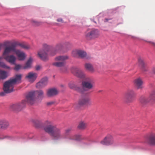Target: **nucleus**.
Here are the masks:
<instances>
[{"instance_id":"obj_16","label":"nucleus","mask_w":155,"mask_h":155,"mask_svg":"<svg viewBox=\"0 0 155 155\" xmlns=\"http://www.w3.org/2000/svg\"><path fill=\"white\" fill-rule=\"evenodd\" d=\"M68 86L71 89L76 91L79 93H83L82 89L78 87L74 82L72 81L70 82L68 84Z\"/></svg>"},{"instance_id":"obj_9","label":"nucleus","mask_w":155,"mask_h":155,"mask_svg":"<svg viewBox=\"0 0 155 155\" xmlns=\"http://www.w3.org/2000/svg\"><path fill=\"white\" fill-rule=\"evenodd\" d=\"M135 95V94L133 90H128L124 94V100L127 103H131L134 100Z\"/></svg>"},{"instance_id":"obj_17","label":"nucleus","mask_w":155,"mask_h":155,"mask_svg":"<svg viewBox=\"0 0 155 155\" xmlns=\"http://www.w3.org/2000/svg\"><path fill=\"white\" fill-rule=\"evenodd\" d=\"M48 83V79L47 78H44L37 83L36 85V87L38 88L43 87L46 86Z\"/></svg>"},{"instance_id":"obj_22","label":"nucleus","mask_w":155,"mask_h":155,"mask_svg":"<svg viewBox=\"0 0 155 155\" xmlns=\"http://www.w3.org/2000/svg\"><path fill=\"white\" fill-rule=\"evenodd\" d=\"M58 91L55 88H52L48 90L47 91V95L48 97L53 96L58 94Z\"/></svg>"},{"instance_id":"obj_40","label":"nucleus","mask_w":155,"mask_h":155,"mask_svg":"<svg viewBox=\"0 0 155 155\" xmlns=\"http://www.w3.org/2000/svg\"><path fill=\"white\" fill-rule=\"evenodd\" d=\"M57 21H58V22H61V23H63V22H64V21H63V20L61 18H58L57 19Z\"/></svg>"},{"instance_id":"obj_28","label":"nucleus","mask_w":155,"mask_h":155,"mask_svg":"<svg viewBox=\"0 0 155 155\" xmlns=\"http://www.w3.org/2000/svg\"><path fill=\"white\" fill-rule=\"evenodd\" d=\"M8 77L7 73L4 71L0 70V79H4Z\"/></svg>"},{"instance_id":"obj_4","label":"nucleus","mask_w":155,"mask_h":155,"mask_svg":"<svg viewBox=\"0 0 155 155\" xmlns=\"http://www.w3.org/2000/svg\"><path fill=\"white\" fill-rule=\"evenodd\" d=\"M69 58L67 55H60L56 57L54 60L56 61L52 63V65L57 67H63L64 70L63 71H67V67H65L66 64L65 61Z\"/></svg>"},{"instance_id":"obj_26","label":"nucleus","mask_w":155,"mask_h":155,"mask_svg":"<svg viewBox=\"0 0 155 155\" xmlns=\"http://www.w3.org/2000/svg\"><path fill=\"white\" fill-rule=\"evenodd\" d=\"M70 45V44L68 42H66L65 44L62 43H58L55 46V49H56V50L59 51L62 49L64 45Z\"/></svg>"},{"instance_id":"obj_3","label":"nucleus","mask_w":155,"mask_h":155,"mask_svg":"<svg viewBox=\"0 0 155 155\" xmlns=\"http://www.w3.org/2000/svg\"><path fill=\"white\" fill-rule=\"evenodd\" d=\"M36 96L39 98H43L44 96L43 91L39 90L30 92L27 95L26 99L28 103L32 104L35 102Z\"/></svg>"},{"instance_id":"obj_25","label":"nucleus","mask_w":155,"mask_h":155,"mask_svg":"<svg viewBox=\"0 0 155 155\" xmlns=\"http://www.w3.org/2000/svg\"><path fill=\"white\" fill-rule=\"evenodd\" d=\"M85 69L88 71L93 73L94 71V69L93 66L90 63H86L84 65Z\"/></svg>"},{"instance_id":"obj_41","label":"nucleus","mask_w":155,"mask_h":155,"mask_svg":"<svg viewBox=\"0 0 155 155\" xmlns=\"http://www.w3.org/2000/svg\"><path fill=\"white\" fill-rule=\"evenodd\" d=\"M6 93H7L5 92V91H4V92H0V95L1 96H4L5 95V94Z\"/></svg>"},{"instance_id":"obj_10","label":"nucleus","mask_w":155,"mask_h":155,"mask_svg":"<svg viewBox=\"0 0 155 155\" xmlns=\"http://www.w3.org/2000/svg\"><path fill=\"white\" fill-rule=\"evenodd\" d=\"M28 103L27 100H24L21 102L18 103L11 105L10 108L13 110L20 111L25 107L26 103Z\"/></svg>"},{"instance_id":"obj_21","label":"nucleus","mask_w":155,"mask_h":155,"mask_svg":"<svg viewBox=\"0 0 155 155\" xmlns=\"http://www.w3.org/2000/svg\"><path fill=\"white\" fill-rule=\"evenodd\" d=\"M134 84L138 89H141L143 87V81L140 78H137L134 80Z\"/></svg>"},{"instance_id":"obj_5","label":"nucleus","mask_w":155,"mask_h":155,"mask_svg":"<svg viewBox=\"0 0 155 155\" xmlns=\"http://www.w3.org/2000/svg\"><path fill=\"white\" fill-rule=\"evenodd\" d=\"M100 35L99 31L97 29L92 28L88 30L85 33L86 38L89 40L98 38Z\"/></svg>"},{"instance_id":"obj_1","label":"nucleus","mask_w":155,"mask_h":155,"mask_svg":"<svg viewBox=\"0 0 155 155\" xmlns=\"http://www.w3.org/2000/svg\"><path fill=\"white\" fill-rule=\"evenodd\" d=\"M45 131L49 134L55 140L61 139L63 137L62 135L61 129L57 127L51 121H46L43 126Z\"/></svg>"},{"instance_id":"obj_33","label":"nucleus","mask_w":155,"mask_h":155,"mask_svg":"<svg viewBox=\"0 0 155 155\" xmlns=\"http://www.w3.org/2000/svg\"><path fill=\"white\" fill-rule=\"evenodd\" d=\"M86 127V124L84 122H81L79 123L78 127L81 129H84Z\"/></svg>"},{"instance_id":"obj_37","label":"nucleus","mask_w":155,"mask_h":155,"mask_svg":"<svg viewBox=\"0 0 155 155\" xmlns=\"http://www.w3.org/2000/svg\"><path fill=\"white\" fill-rule=\"evenodd\" d=\"M58 51L56 50V49H54L50 53L49 55L52 56H54L55 55Z\"/></svg>"},{"instance_id":"obj_18","label":"nucleus","mask_w":155,"mask_h":155,"mask_svg":"<svg viewBox=\"0 0 155 155\" xmlns=\"http://www.w3.org/2000/svg\"><path fill=\"white\" fill-rule=\"evenodd\" d=\"M6 61L11 64H14L16 60V57L13 55H9L4 57Z\"/></svg>"},{"instance_id":"obj_32","label":"nucleus","mask_w":155,"mask_h":155,"mask_svg":"<svg viewBox=\"0 0 155 155\" xmlns=\"http://www.w3.org/2000/svg\"><path fill=\"white\" fill-rule=\"evenodd\" d=\"M32 61V58H30L26 62L25 66L24 67V68L26 69L30 68Z\"/></svg>"},{"instance_id":"obj_35","label":"nucleus","mask_w":155,"mask_h":155,"mask_svg":"<svg viewBox=\"0 0 155 155\" xmlns=\"http://www.w3.org/2000/svg\"><path fill=\"white\" fill-rule=\"evenodd\" d=\"M17 45H19L22 48L25 49H27L30 48V47L28 45H26L24 43H18L17 44Z\"/></svg>"},{"instance_id":"obj_39","label":"nucleus","mask_w":155,"mask_h":155,"mask_svg":"<svg viewBox=\"0 0 155 155\" xmlns=\"http://www.w3.org/2000/svg\"><path fill=\"white\" fill-rule=\"evenodd\" d=\"M55 103V102L54 101H51L50 102H48L47 103V104L48 106H51V105H53Z\"/></svg>"},{"instance_id":"obj_2","label":"nucleus","mask_w":155,"mask_h":155,"mask_svg":"<svg viewBox=\"0 0 155 155\" xmlns=\"http://www.w3.org/2000/svg\"><path fill=\"white\" fill-rule=\"evenodd\" d=\"M21 74H17L15 78L5 82L3 85V89L7 93H10L13 91L14 85L16 82H19L21 79Z\"/></svg>"},{"instance_id":"obj_44","label":"nucleus","mask_w":155,"mask_h":155,"mask_svg":"<svg viewBox=\"0 0 155 155\" xmlns=\"http://www.w3.org/2000/svg\"><path fill=\"white\" fill-rule=\"evenodd\" d=\"M40 67L39 66H37L36 68V69L37 70H38L40 69Z\"/></svg>"},{"instance_id":"obj_27","label":"nucleus","mask_w":155,"mask_h":155,"mask_svg":"<svg viewBox=\"0 0 155 155\" xmlns=\"http://www.w3.org/2000/svg\"><path fill=\"white\" fill-rule=\"evenodd\" d=\"M69 139L70 140H75L78 141H80L83 139L81 136L80 135H75L71 136Z\"/></svg>"},{"instance_id":"obj_48","label":"nucleus","mask_w":155,"mask_h":155,"mask_svg":"<svg viewBox=\"0 0 155 155\" xmlns=\"http://www.w3.org/2000/svg\"><path fill=\"white\" fill-rule=\"evenodd\" d=\"M101 91H99L98 92H101Z\"/></svg>"},{"instance_id":"obj_47","label":"nucleus","mask_w":155,"mask_h":155,"mask_svg":"<svg viewBox=\"0 0 155 155\" xmlns=\"http://www.w3.org/2000/svg\"><path fill=\"white\" fill-rule=\"evenodd\" d=\"M76 105H74V107H75V108H77L76 107Z\"/></svg>"},{"instance_id":"obj_7","label":"nucleus","mask_w":155,"mask_h":155,"mask_svg":"<svg viewBox=\"0 0 155 155\" xmlns=\"http://www.w3.org/2000/svg\"><path fill=\"white\" fill-rule=\"evenodd\" d=\"M43 49L40 50L38 52V55L41 60L45 61L48 59V55L47 52L49 51L51 47L46 44H44L43 45Z\"/></svg>"},{"instance_id":"obj_15","label":"nucleus","mask_w":155,"mask_h":155,"mask_svg":"<svg viewBox=\"0 0 155 155\" xmlns=\"http://www.w3.org/2000/svg\"><path fill=\"white\" fill-rule=\"evenodd\" d=\"M16 49L15 47L13 45L6 47L5 48L3 53V55L4 57L10 54L11 52H15Z\"/></svg>"},{"instance_id":"obj_23","label":"nucleus","mask_w":155,"mask_h":155,"mask_svg":"<svg viewBox=\"0 0 155 155\" xmlns=\"http://www.w3.org/2000/svg\"><path fill=\"white\" fill-rule=\"evenodd\" d=\"M138 63L139 67L141 68L143 71H145L147 70V67L146 64L144 63L142 59H139Z\"/></svg>"},{"instance_id":"obj_46","label":"nucleus","mask_w":155,"mask_h":155,"mask_svg":"<svg viewBox=\"0 0 155 155\" xmlns=\"http://www.w3.org/2000/svg\"><path fill=\"white\" fill-rule=\"evenodd\" d=\"M153 72L155 74V68H153Z\"/></svg>"},{"instance_id":"obj_8","label":"nucleus","mask_w":155,"mask_h":155,"mask_svg":"<svg viewBox=\"0 0 155 155\" xmlns=\"http://www.w3.org/2000/svg\"><path fill=\"white\" fill-rule=\"evenodd\" d=\"M94 80L90 78H87L86 80L83 81L82 83L83 88H81L83 91H87L92 89L94 87Z\"/></svg>"},{"instance_id":"obj_24","label":"nucleus","mask_w":155,"mask_h":155,"mask_svg":"<svg viewBox=\"0 0 155 155\" xmlns=\"http://www.w3.org/2000/svg\"><path fill=\"white\" fill-rule=\"evenodd\" d=\"M148 142L150 145H155V134H152L150 135Z\"/></svg>"},{"instance_id":"obj_12","label":"nucleus","mask_w":155,"mask_h":155,"mask_svg":"<svg viewBox=\"0 0 155 155\" xmlns=\"http://www.w3.org/2000/svg\"><path fill=\"white\" fill-rule=\"evenodd\" d=\"M72 73L76 76L81 78H85V74L84 72L79 68L77 67H73L71 69Z\"/></svg>"},{"instance_id":"obj_29","label":"nucleus","mask_w":155,"mask_h":155,"mask_svg":"<svg viewBox=\"0 0 155 155\" xmlns=\"http://www.w3.org/2000/svg\"><path fill=\"white\" fill-rule=\"evenodd\" d=\"M78 56L81 58H87L86 52L83 50H79Z\"/></svg>"},{"instance_id":"obj_43","label":"nucleus","mask_w":155,"mask_h":155,"mask_svg":"<svg viewBox=\"0 0 155 155\" xmlns=\"http://www.w3.org/2000/svg\"><path fill=\"white\" fill-rule=\"evenodd\" d=\"M110 19H108V18H105L104 21V22H107Z\"/></svg>"},{"instance_id":"obj_49","label":"nucleus","mask_w":155,"mask_h":155,"mask_svg":"<svg viewBox=\"0 0 155 155\" xmlns=\"http://www.w3.org/2000/svg\"><path fill=\"white\" fill-rule=\"evenodd\" d=\"M61 87H63L64 86H63V85H61Z\"/></svg>"},{"instance_id":"obj_42","label":"nucleus","mask_w":155,"mask_h":155,"mask_svg":"<svg viewBox=\"0 0 155 155\" xmlns=\"http://www.w3.org/2000/svg\"><path fill=\"white\" fill-rule=\"evenodd\" d=\"M148 43H149L152 44V45L155 48V43L151 41H148Z\"/></svg>"},{"instance_id":"obj_13","label":"nucleus","mask_w":155,"mask_h":155,"mask_svg":"<svg viewBox=\"0 0 155 155\" xmlns=\"http://www.w3.org/2000/svg\"><path fill=\"white\" fill-rule=\"evenodd\" d=\"M38 76L37 74L34 72L28 73L25 76V78L31 82H34Z\"/></svg>"},{"instance_id":"obj_14","label":"nucleus","mask_w":155,"mask_h":155,"mask_svg":"<svg viewBox=\"0 0 155 155\" xmlns=\"http://www.w3.org/2000/svg\"><path fill=\"white\" fill-rule=\"evenodd\" d=\"M78 104L80 106H83L84 105L89 106L91 105V102L88 97H82L79 100Z\"/></svg>"},{"instance_id":"obj_31","label":"nucleus","mask_w":155,"mask_h":155,"mask_svg":"<svg viewBox=\"0 0 155 155\" xmlns=\"http://www.w3.org/2000/svg\"><path fill=\"white\" fill-rule=\"evenodd\" d=\"M2 58V57H0V60ZM0 67L6 69H10V67L9 66H7L4 62L2 61H0Z\"/></svg>"},{"instance_id":"obj_19","label":"nucleus","mask_w":155,"mask_h":155,"mask_svg":"<svg viewBox=\"0 0 155 155\" xmlns=\"http://www.w3.org/2000/svg\"><path fill=\"white\" fill-rule=\"evenodd\" d=\"M9 126V123L7 120L5 119L0 120V128L6 129Z\"/></svg>"},{"instance_id":"obj_6","label":"nucleus","mask_w":155,"mask_h":155,"mask_svg":"<svg viewBox=\"0 0 155 155\" xmlns=\"http://www.w3.org/2000/svg\"><path fill=\"white\" fill-rule=\"evenodd\" d=\"M140 102L143 104L148 103L152 104L155 102V90H152L148 96H142L140 99Z\"/></svg>"},{"instance_id":"obj_38","label":"nucleus","mask_w":155,"mask_h":155,"mask_svg":"<svg viewBox=\"0 0 155 155\" xmlns=\"http://www.w3.org/2000/svg\"><path fill=\"white\" fill-rule=\"evenodd\" d=\"M21 66L19 64L16 65L14 68V69L15 70L17 71L19 70L21 68Z\"/></svg>"},{"instance_id":"obj_11","label":"nucleus","mask_w":155,"mask_h":155,"mask_svg":"<svg viewBox=\"0 0 155 155\" xmlns=\"http://www.w3.org/2000/svg\"><path fill=\"white\" fill-rule=\"evenodd\" d=\"M114 142L113 136L110 134H108L104 139L101 141V143L104 145L108 146L113 144Z\"/></svg>"},{"instance_id":"obj_36","label":"nucleus","mask_w":155,"mask_h":155,"mask_svg":"<svg viewBox=\"0 0 155 155\" xmlns=\"http://www.w3.org/2000/svg\"><path fill=\"white\" fill-rule=\"evenodd\" d=\"M79 50H76L73 51L72 52V55L74 57H77L78 54Z\"/></svg>"},{"instance_id":"obj_45","label":"nucleus","mask_w":155,"mask_h":155,"mask_svg":"<svg viewBox=\"0 0 155 155\" xmlns=\"http://www.w3.org/2000/svg\"><path fill=\"white\" fill-rule=\"evenodd\" d=\"M6 137H2L0 135V140H2L5 138H6Z\"/></svg>"},{"instance_id":"obj_30","label":"nucleus","mask_w":155,"mask_h":155,"mask_svg":"<svg viewBox=\"0 0 155 155\" xmlns=\"http://www.w3.org/2000/svg\"><path fill=\"white\" fill-rule=\"evenodd\" d=\"M72 131V129L71 128H69L67 129H66L65 131V132L64 134H62V135L63 136V137L62 138H66V136L69 135V134L71 133Z\"/></svg>"},{"instance_id":"obj_20","label":"nucleus","mask_w":155,"mask_h":155,"mask_svg":"<svg viewBox=\"0 0 155 155\" xmlns=\"http://www.w3.org/2000/svg\"><path fill=\"white\" fill-rule=\"evenodd\" d=\"M18 57L19 60H23L25 57V54L19 50H16L15 52Z\"/></svg>"},{"instance_id":"obj_34","label":"nucleus","mask_w":155,"mask_h":155,"mask_svg":"<svg viewBox=\"0 0 155 155\" xmlns=\"http://www.w3.org/2000/svg\"><path fill=\"white\" fill-rule=\"evenodd\" d=\"M32 24L34 26H38L41 24L42 23L41 22L35 20H32L31 21Z\"/></svg>"}]
</instances>
